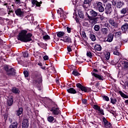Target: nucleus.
I'll use <instances>...</instances> for the list:
<instances>
[{"mask_svg":"<svg viewBox=\"0 0 128 128\" xmlns=\"http://www.w3.org/2000/svg\"><path fill=\"white\" fill-rule=\"evenodd\" d=\"M57 36L58 38H62L64 36V32H56Z\"/></svg>","mask_w":128,"mask_h":128,"instance_id":"nucleus-23","label":"nucleus"},{"mask_svg":"<svg viewBox=\"0 0 128 128\" xmlns=\"http://www.w3.org/2000/svg\"><path fill=\"white\" fill-rule=\"evenodd\" d=\"M77 88H80V90H81L82 92H90V88H86L85 86H82L80 84V83H78L76 84Z\"/></svg>","mask_w":128,"mask_h":128,"instance_id":"nucleus-7","label":"nucleus"},{"mask_svg":"<svg viewBox=\"0 0 128 128\" xmlns=\"http://www.w3.org/2000/svg\"><path fill=\"white\" fill-rule=\"evenodd\" d=\"M50 112H51L54 116H56L60 114V108H52L50 109Z\"/></svg>","mask_w":128,"mask_h":128,"instance_id":"nucleus-4","label":"nucleus"},{"mask_svg":"<svg viewBox=\"0 0 128 128\" xmlns=\"http://www.w3.org/2000/svg\"><path fill=\"white\" fill-rule=\"evenodd\" d=\"M66 30H67L68 32L70 34V30H71L70 28V27H66Z\"/></svg>","mask_w":128,"mask_h":128,"instance_id":"nucleus-56","label":"nucleus"},{"mask_svg":"<svg viewBox=\"0 0 128 128\" xmlns=\"http://www.w3.org/2000/svg\"><path fill=\"white\" fill-rule=\"evenodd\" d=\"M128 23H126L124 24L123 26H122V32H126V30H128Z\"/></svg>","mask_w":128,"mask_h":128,"instance_id":"nucleus-17","label":"nucleus"},{"mask_svg":"<svg viewBox=\"0 0 128 128\" xmlns=\"http://www.w3.org/2000/svg\"><path fill=\"white\" fill-rule=\"evenodd\" d=\"M103 100H106V102H108V100H110V98H108V96H103Z\"/></svg>","mask_w":128,"mask_h":128,"instance_id":"nucleus-43","label":"nucleus"},{"mask_svg":"<svg viewBox=\"0 0 128 128\" xmlns=\"http://www.w3.org/2000/svg\"><path fill=\"white\" fill-rule=\"evenodd\" d=\"M112 4L113 6H116V2L114 1V0H113L112 2Z\"/></svg>","mask_w":128,"mask_h":128,"instance_id":"nucleus-57","label":"nucleus"},{"mask_svg":"<svg viewBox=\"0 0 128 128\" xmlns=\"http://www.w3.org/2000/svg\"><path fill=\"white\" fill-rule=\"evenodd\" d=\"M5 70H6V72H8V71L10 70H8V66H6L5 67Z\"/></svg>","mask_w":128,"mask_h":128,"instance_id":"nucleus-55","label":"nucleus"},{"mask_svg":"<svg viewBox=\"0 0 128 128\" xmlns=\"http://www.w3.org/2000/svg\"><path fill=\"white\" fill-rule=\"evenodd\" d=\"M23 56L24 58H28V51H25L22 52Z\"/></svg>","mask_w":128,"mask_h":128,"instance_id":"nucleus-35","label":"nucleus"},{"mask_svg":"<svg viewBox=\"0 0 128 128\" xmlns=\"http://www.w3.org/2000/svg\"><path fill=\"white\" fill-rule=\"evenodd\" d=\"M120 64H122L126 65V60L120 61Z\"/></svg>","mask_w":128,"mask_h":128,"instance_id":"nucleus-52","label":"nucleus"},{"mask_svg":"<svg viewBox=\"0 0 128 128\" xmlns=\"http://www.w3.org/2000/svg\"><path fill=\"white\" fill-rule=\"evenodd\" d=\"M119 94H120V96H122V98H128V96L123 93L122 92L120 91Z\"/></svg>","mask_w":128,"mask_h":128,"instance_id":"nucleus-26","label":"nucleus"},{"mask_svg":"<svg viewBox=\"0 0 128 128\" xmlns=\"http://www.w3.org/2000/svg\"><path fill=\"white\" fill-rule=\"evenodd\" d=\"M18 122H15L13 123H12L9 126L8 128H18Z\"/></svg>","mask_w":128,"mask_h":128,"instance_id":"nucleus-19","label":"nucleus"},{"mask_svg":"<svg viewBox=\"0 0 128 128\" xmlns=\"http://www.w3.org/2000/svg\"><path fill=\"white\" fill-rule=\"evenodd\" d=\"M103 122H104V126L106 128H110V126H112V125H110V123L108 122L106 120V118H103Z\"/></svg>","mask_w":128,"mask_h":128,"instance_id":"nucleus-10","label":"nucleus"},{"mask_svg":"<svg viewBox=\"0 0 128 128\" xmlns=\"http://www.w3.org/2000/svg\"><path fill=\"white\" fill-rule=\"evenodd\" d=\"M24 76L25 78H28V72L25 70L24 72Z\"/></svg>","mask_w":128,"mask_h":128,"instance_id":"nucleus-45","label":"nucleus"},{"mask_svg":"<svg viewBox=\"0 0 128 128\" xmlns=\"http://www.w3.org/2000/svg\"><path fill=\"white\" fill-rule=\"evenodd\" d=\"M110 102L112 104H116V98H110Z\"/></svg>","mask_w":128,"mask_h":128,"instance_id":"nucleus-34","label":"nucleus"},{"mask_svg":"<svg viewBox=\"0 0 128 128\" xmlns=\"http://www.w3.org/2000/svg\"><path fill=\"white\" fill-rule=\"evenodd\" d=\"M33 84H42V74H38L35 76L33 80Z\"/></svg>","mask_w":128,"mask_h":128,"instance_id":"nucleus-2","label":"nucleus"},{"mask_svg":"<svg viewBox=\"0 0 128 128\" xmlns=\"http://www.w3.org/2000/svg\"><path fill=\"white\" fill-rule=\"evenodd\" d=\"M60 40H62L64 42H72V38L68 36L64 37L63 39H61Z\"/></svg>","mask_w":128,"mask_h":128,"instance_id":"nucleus-13","label":"nucleus"},{"mask_svg":"<svg viewBox=\"0 0 128 128\" xmlns=\"http://www.w3.org/2000/svg\"><path fill=\"white\" fill-rule=\"evenodd\" d=\"M84 24L86 26H88V28H90V24H88V22H84Z\"/></svg>","mask_w":128,"mask_h":128,"instance_id":"nucleus-54","label":"nucleus"},{"mask_svg":"<svg viewBox=\"0 0 128 128\" xmlns=\"http://www.w3.org/2000/svg\"><path fill=\"white\" fill-rule=\"evenodd\" d=\"M80 34L81 35V36H82V38H86V32H80Z\"/></svg>","mask_w":128,"mask_h":128,"instance_id":"nucleus-37","label":"nucleus"},{"mask_svg":"<svg viewBox=\"0 0 128 128\" xmlns=\"http://www.w3.org/2000/svg\"><path fill=\"white\" fill-rule=\"evenodd\" d=\"M50 38L48 34L43 36V40H48Z\"/></svg>","mask_w":128,"mask_h":128,"instance_id":"nucleus-36","label":"nucleus"},{"mask_svg":"<svg viewBox=\"0 0 128 128\" xmlns=\"http://www.w3.org/2000/svg\"><path fill=\"white\" fill-rule=\"evenodd\" d=\"M6 8H8V12H12V8H10L8 6H6Z\"/></svg>","mask_w":128,"mask_h":128,"instance_id":"nucleus-48","label":"nucleus"},{"mask_svg":"<svg viewBox=\"0 0 128 128\" xmlns=\"http://www.w3.org/2000/svg\"><path fill=\"white\" fill-rule=\"evenodd\" d=\"M94 30L96 32H98V30H100V26L95 25L94 26Z\"/></svg>","mask_w":128,"mask_h":128,"instance_id":"nucleus-38","label":"nucleus"},{"mask_svg":"<svg viewBox=\"0 0 128 128\" xmlns=\"http://www.w3.org/2000/svg\"><path fill=\"white\" fill-rule=\"evenodd\" d=\"M93 108H94V110H98L100 108V107L98 106V105H94Z\"/></svg>","mask_w":128,"mask_h":128,"instance_id":"nucleus-42","label":"nucleus"},{"mask_svg":"<svg viewBox=\"0 0 128 128\" xmlns=\"http://www.w3.org/2000/svg\"><path fill=\"white\" fill-rule=\"evenodd\" d=\"M32 4L34 6H40V2H38V1H36V0H33L32 1Z\"/></svg>","mask_w":128,"mask_h":128,"instance_id":"nucleus-27","label":"nucleus"},{"mask_svg":"<svg viewBox=\"0 0 128 128\" xmlns=\"http://www.w3.org/2000/svg\"><path fill=\"white\" fill-rule=\"evenodd\" d=\"M87 56H88L90 58H92V52H88L86 53Z\"/></svg>","mask_w":128,"mask_h":128,"instance_id":"nucleus-41","label":"nucleus"},{"mask_svg":"<svg viewBox=\"0 0 128 128\" xmlns=\"http://www.w3.org/2000/svg\"><path fill=\"white\" fill-rule=\"evenodd\" d=\"M101 32L103 34H106L108 32V28H102L101 29Z\"/></svg>","mask_w":128,"mask_h":128,"instance_id":"nucleus-21","label":"nucleus"},{"mask_svg":"<svg viewBox=\"0 0 128 128\" xmlns=\"http://www.w3.org/2000/svg\"><path fill=\"white\" fill-rule=\"evenodd\" d=\"M108 22L111 24V26H114V28H118V22L114 18L109 19Z\"/></svg>","mask_w":128,"mask_h":128,"instance_id":"nucleus-5","label":"nucleus"},{"mask_svg":"<svg viewBox=\"0 0 128 128\" xmlns=\"http://www.w3.org/2000/svg\"><path fill=\"white\" fill-rule=\"evenodd\" d=\"M84 4H90V0H84Z\"/></svg>","mask_w":128,"mask_h":128,"instance_id":"nucleus-51","label":"nucleus"},{"mask_svg":"<svg viewBox=\"0 0 128 128\" xmlns=\"http://www.w3.org/2000/svg\"><path fill=\"white\" fill-rule=\"evenodd\" d=\"M7 74H8V76H14L16 74V70L14 68H10Z\"/></svg>","mask_w":128,"mask_h":128,"instance_id":"nucleus-12","label":"nucleus"},{"mask_svg":"<svg viewBox=\"0 0 128 128\" xmlns=\"http://www.w3.org/2000/svg\"><path fill=\"white\" fill-rule=\"evenodd\" d=\"M21 3L20 0H15V4H20Z\"/></svg>","mask_w":128,"mask_h":128,"instance_id":"nucleus-46","label":"nucleus"},{"mask_svg":"<svg viewBox=\"0 0 128 128\" xmlns=\"http://www.w3.org/2000/svg\"><path fill=\"white\" fill-rule=\"evenodd\" d=\"M114 54L116 56H120V53L118 50H115L114 52Z\"/></svg>","mask_w":128,"mask_h":128,"instance_id":"nucleus-47","label":"nucleus"},{"mask_svg":"<svg viewBox=\"0 0 128 128\" xmlns=\"http://www.w3.org/2000/svg\"><path fill=\"white\" fill-rule=\"evenodd\" d=\"M98 112H100V114H102V116H104V110L100 108L98 110Z\"/></svg>","mask_w":128,"mask_h":128,"instance_id":"nucleus-40","label":"nucleus"},{"mask_svg":"<svg viewBox=\"0 0 128 128\" xmlns=\"http://www.w3.org/2000/svg\"><path fill=\"white\" fill-rule=\"evenodd\" d=\"M14 104V100L12 98H10L7 100V104L8 106H12Z\"/></svg>","mask_w":128,"mask_h":128,"instance_id":"nucleus-18","label":"nucleus"},{"mask_svg":"<svg viewBox=\"0 0 128 128\" xmlns=\"http://www.w3.org/2000/svg\"><path fill=\"white\" fill-rule=\"evenodd\" d=\"M90 38H91L92 40L94 42V40H96V36L94 34H92L90 36Z\"/></svg>","mask_w":128,"mask_h":128,"instance_id":"nucleus-44","label":"nucleus"},{"mask_svg":"<svg viewBox=\"0 0 128 128\" xmlns=\"http://www.w3.org/2000/svg\"><path fill=\"white\" fill-rule=\"evenodd\" d=\"M27 34L28 30H22L18 36V40H20V42H31L32 34V33Z\"/></svg>","mask_w":128,"mask_h":128,"instance_id":"nucleus-1","label":"nucleus"},{"mask_svg":"<svg viewBox=\"0 0 128 128\" xmlns=\"http://www.w3.org/2000/svg\"><path fill=\"white\" fill-rule=\"evenodd\" d=\"M114 34L110 33L108 34L106 42H112V40H114Z\"/></svg>","mask_w":128,"mask_h":128,"instance_id":"nucleus-11","label":"nucleus"},{"mask_svg":"<svg viewBox=\"0 0 128 128\" xmlns=\"http://www.w3.org/2000/svg\"><path fill=\"white\" fill-rule=\"evenodd\" d=\"M12 90L14 92V94H20V90L16 87H14L13 88H12Z\"/></svg>","mask_w":128,"mask_h":128,"instance_id":"nucleus-22","label":"nucleus"},{"mask_svg":"<svg viewBox=\"0 0 128 128\" xmlns=\"http://www.w3.org/2000/svg\"><path fill=\"white\" fill-rule=\"evenodd\" d=\"M126 104H128V100L126 101Z\"/></svg>","mask_w":128,"mask_h":128,"instance_id":"nucleus-63","label":"nucleus"},{"mask_svg":"<svg viewBox=\"0 0 128 128\" xmlns=\"http://www.w3.org/2000/svg\"><path fill=\"white\" fill-rule=\"evenodd\" d=\"M91 24H96V22H94V20H92V22H91Z\"/></svg>","mask_w":128,"mask_h":128,"instance_id":"nucleus-60","label":"nucleus"},{"mask_svg":"<svg viewBox=\"0 0 128 128\" xmlns=\"http://www.w3.org/2000/svg\"><path fill=\"white\" fill-rule=\"evenodd\" d=\"M57 12L58 14H60V16H62L64 14V10H62V9L60 8L59 10H57Z\"/></svg>","mask_w":128,"mask_h":128,"instance_id":"nucleus-31","label":"nucleus"},{"mask_svg":"<svg viewBox=\"0 0 128 128\" xmlns=\"http://www.w3.org/2000/svg\"><path fill=\"white\" fill-rule=\"evenodd\" d=\"M78 16L80 18H84V13L82 11L79 10L78 12Z\"/></svg>","mask_w":128,"mask_h":128,"instance_id":"nucleus-30","label":"nucleus"},{"mask_svg":"<svg viewBox=\"0 0 128 128\" xmlns=\"http://www.w3.org/2000/svg\"><path fill=\"white\" fill-rule=\"evenodd\" d=\"M72 74H74V76H80V74L76 70H73Z\"/></svg>","mask_w":128,"mask_h":128,"instance_id":"nucleus-33","label":"nucleus"},{"mask_svg":"<svg viewBox=\"0 0 128 128\" xmlns=\"http://www.w3.org/2000/svg\"><path fill=\"white\" fill-rule=\"evenodd\" d=\"M16 16H24V12L22 11L20 8H18L15 11Z\"/></svg>","mask_w":128,"mask_h":128,"instance_id":"nucleus-15","label":"nucleus"},{"mask_svg":"<svg viewBox=\"0 0 128 128\" xmlns=\"http://www.w3.org/2000/svg\"><path fill=\"white\" fill-rule=\"evenodd\" d=\"M22 112H24V109L22 108H19L18 110L16 111V116H20L22 114Z\"/></svg>","mask_w":128,"mask_h":128,"instance_id":"nucleus-16","label":"nucleus"},{"mask_svg":"<svg viewBox=\"0 0 128 128\" xmlns=\"http://www.w3.org/2000/svg\"><path fill=\"white\" fill-rule=\"evenodd\" d=\"M112 12V4L108 3L106 4L105 8V14H110Z\"/></svg>","mask_w":128,"mask_h":128,"instance_id":"nucleus-6","label":"nucleus"},{"mask_svg":"<svg viewBox=\"0 0 128 128\" xmlns=\"http://www.w3.org/2000/svg\"><path fill=\"white\" fill-rule=\"evenodd\" d=\"M105 58H106V60H110V52H108L105 55Z\"/></svg>","mask_w":128,"mask_h":128,"instance_id":"nucleus-39","label":"nucleus"},{"mask_svg":"<svg viewBox=\"0 0 128 128\" xmlns=\"http://www.w3.org/2000/svg\"><path fill=\"white\" fill-rule=\"evenodd\" d=\"M90 12V16L88 15V14H87L88 16V18H89V20H92V17L93 18H96V16H98V13L96 11H94V10H92V9H90L89 10Z\"/></svg>","mask_w":128,"mask_h":128,"instance_id":"nucleus-3","label":"nucleus"},{"mask_svg":"<svg viewBox=\"0 0 128 128\" xmlns=\"http://www.w3.org/2000/svg\"><path fill=\"white\" fill-rule=\"evenodd\" d=\"M100 20H104V16H100Z\"/></svg>","mask_w":128,"mask_h":128,"instance_id":"nucleus-58","label":"nucleus"},{"mask_svg":"<svg viewBox=\"0 0 128 128\" xmlns=\"http://www.w3.org/2000/svg\"><path fill=\"white\" fill-rule=\"evenodd\" d=\"M93 72H98V70L96 69H94Z\"/></svg>","mask_w":128,"mask_h":128,"instance_id":"nucleus-62","label":"nucleus"},{"mask_svg":"<svg viewBox=\"0 0 128 128\" xmlns=\"http://www.w3.org/2000/svg\"><path fill=\"white\" fill-rule=\"evenodd\" d=\"M67 92L69 94H74L76 92V90H74V88H70L68 89Z\"/></svg>","mask_w":128,"mask_h":128,"instance_id":"nucleus-20","label":"nucleus"},{"mask_svg":"<svg viewBox=\"0 0 128 128\" xmlns=\"http://www.w3.org/2000/svg\"><path fill=\"white\" fill-rule=\"evenodd\" d=\"M88 100H86V99H84L82 100V104H86Z\"/></svg>","mask_w":128,"mask_h":128,"instance_id":"nucleus-50","label":"nucleus"},{"mask_svg":"<svg viewBox=\"0 0 128 128\" xmlns=\"http://www.w3.org/2000/svg\"><path fill=\"white\" fill-rule=\"evenodd\" d=\"M30 124L28 123V120L26 119L23 120L22 122V128H28Z\"/></svg>","mask_w":128,"mask_h":128,"instance_id":"nucleus-9","label":"nucleus"},{"mask_svg":"<svg viewBox=\"0 0 128 128\" xmlns=\"http://www.w3.org/2000/svg\"><path fill=\"white\" fill-rule=\"evenodd\" d=\"M114 34L116 38H120L122 36V32H114Z\"/></svg>","mask_w":128,"mask_h":128,"instance_id":"nucleus-29","label":"nucleus"},{"mask_svg":"<svg viewBox=\"0 0 128 128\" xmlns=\"http://www.w3.org/2000/svg\"><path fill=\"white\" fill-rule=\"evenodd\" d=\"M124 68H128V66L127 65H124Z\"/></svg>","mask_w":128,"mask_h":128,"instance_id":"nucleus-61","label":"nucleus"},{"mask_svg":"<svg viewBox=\"0 0 128 128\" xmlns=\"http://www.w3.org/2000/svg\"><path fill=\"white\" fill-rule=\"evenodd\" d=\"M67 50L69 52H72V47H70V46H68Z\"/></svg>","mask_w":128,"mask_h":128,"instance_id":"nucleus-49","label":"nucleus"},{"mask_svg":"<svg viewBox=\"0 0 128 128\" xmlns=\"http://www.w3.org/2000/svg\"><path fill=\"white\" fill-rule=\"evenodd\" d=\"M92 74L96 78L100 80H103L104 77L94 72H92Z\"/></svg>","mask_w":128,"mask_h":128,"instance_id":"nucleus-14","label":"nucleus"},{"mask_svg":"<svg viewBox=\"0 0 128 128\" xmlns=\"http://www.w3.org/2000/svg\"><path fill=\"white\" fill-rule=\"evenodd\" d=\"M128 12V9L127 8H123L121 10V14H127Z\"/></svg>","mask_w":128,"mask_h":128,"instance_id":"nucleus-25","label":"nucleus"},{"mask_svg":"<svg viewBox=\"0 0 128 128\" xmlns=\"http://www.w3.org/2000/svg\"><path fill=\"white\" fill-rule=\"evenodd\" d=\"M96 8L100 12H104V8L102 6V3L101 2H97Z\"/></svg>","mask_w":128,"mask_h":128,"instance_id":"nucleus-8","label":"nucleus"},{"mask_svg":"<svg viewBox=\"0 0 128 128\" xmlns=\"http://www.w3.org/2000/svg\"><path fill=\"white\" fill-rule=\"evenodd\" d=\"M125 65H126V66H128V62H126V64Z\"/></svg>","mask_w":128,"mask_h":128,"instance_id":"nucleus-64","label":"nucleus"},{"mask_svg":"<svg viewBox=\"0 0 128 128\" xmlns=\"http://www.w3.org/2000/svg\"><path fill=\"white\" fill-rule=\"evenodd\" d=\"M118 8H121L122 6V2L120 0H118L116 2V5Z\"/></svg>","mask_w":128,"mask_h":128,"instance_id":"nucleus-32","label":"nucleus"},{"mask_svg":"<svg viewBox=\"0 0 128 128\" xmlns=\"http://www.w3.org/2000/svg\"><path fill=\"white\" fill-rule=\"evenodd\" d=\"M44 60H48V56H44Z\"/></svg>","mask_w":128,"mask_h":128,"instance_id":"nucleus-53","label":"nucleus"},{"mask_svg":"<svg viewBox=\"0 0 128 128\" xmlns=\"http://www.w3.org/2000/svg\"><path fill=\"white\" fill-rule=\"evenodd\" d=\"M47 120L49 122H52L54 120V118L52 116H49Z\"/></svg>","mask_w":128,"mask_h":128,"instance_id":"nucleus-28","label":"nucleus"},{"mask_svg":"<svg viewBox=\"0 0 128 128\" xmlns=\"http://www.w3.org/2000/svg\"><path fill=\"white\" fill-rule=\"evenodd\" d=\"M94 48L96 50L100 52V50H102V46H100V45L96 44L94 46Z\"/></svg>","mask_w":128,"mask_h":128,"instance_id":"nucleus-24","label":"nucleus"},{"mask_svg":"<svg viewBox=\"0 0 128 128\" xmlns=\"http://www.w3.org/2000/svg\"><path fill=\"white\" fill-rule=\"evenodd\" d=\"M76 62H77V64H80V62L82 64V62H84V61H82V60L78 61L77 60Z\"/></svg>","mask_w":128,"mask_h":128,"instance_id":"nucleus-59","label":"nucleus"}]
</instances>
